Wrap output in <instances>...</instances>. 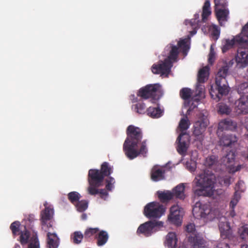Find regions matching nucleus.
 I'll list each match as a JSON object with an SVG mask.
<instances>
[{
  "instance_id": "12",
  "label": "nucleus",
  "mask_w": 248,
  "mask_h": 248,
  "mask_svg": "<svg viewBox=\"0 0 248 248\" xmlns=\"http://www.w3.org/2000/svg\"><path fill=\"white\" fill-rule=\"evenodd\" d=\"M126 134L127 138L125 141L132 143V144L138 145L142 138L141 129L133 125H130L127 127Z\"/></svg>"
},
{
  "instance_id": "43",
  "label": "nucleus",
  "mask_w": 248,
  "mask_h": 248,
  "mask_svg": "<svg viewBox=\"0 0 248 248\" xmlns=\"http://www.w3.org/2000/svg\"><path fill=\"white\" fill-rule=\"evenodd\" d=\"M84 237V234H83L80 232H75L71 236V239L73 240L74 243L76 244H79L83 238Z\"/></svg>"
},
{
  "instance_id": "46",
  "label": "nucleus",
  "mask_w": 248,
  "mask_h": 248,
  "mask_svg": "<svg viewBox=\"0 0 248 248\" xmlns=\"http://www.w3.org/2000/svg\"><path fill=\"white\" fill-rule=\"evenodd\" d=\"M106 188L108 191H111L113 188V185L115 183V179L112 177H108L106 179Z\"/></svg>"
},
{
  "instance_id": "26",
  "label": "nucleus",
  "mask_w": 248,
  "mask_h": 248,
  "mask_svg": "<svg viewBox=\"0 0 248 248\" xmlns=\"http://www.w3.org/2000/svg\"><path fill=\"white\" fill-rule=\"evenodd\" d=\"M185 190V186L184 184L178 185L173 189L171 192L173 193V198L175 197L176 198L184 200L186 197Z\"/></svg>"
},
{
  "instance_id": "62",
  "label": "nucleus",
  "mask_w": 248,
  "mask_h": 248,
  "mask_svg": "<svg viewBox=\"0 0 248 248\" xmlns=\"http://www.w3.org/2000/svg\"><path fill=\"white\" fill-rule=\"evenodd\" d=\"M244 126L247 131H248V119L245 123Z\"/></svg>"
},
{
  "instance_id": "31",
  "label": "nucleus",
  "mask_w": 248,
  "mask_h": 248,
  "mask_svg": "<svg viewBox=\"0 0 248 248\" xmlns=\"http://www.w3.org/2000/svg\"><path fill=\"white\" fill-rule=\"evenodd\" d=\"M221 235L228 237L231 233V227L228 222H221L218 225Z\"/></svg>"
},
{
  "instance_id": "49",
  "label": "nucleus",
  "mask_w": 248,
  "mask_h": 248,
  "mask_svg": "<svg viewBox=\"0 0 248 248\" xmlns=\"http://www.w3.org/2000/svg\"><path fill=\"white\" fill-rule=\"evenodd\" d=\"M147 151L146 140H144L141 142V146L138 152L139 155H142L143 156H145Z\"/></svg>"
},
{
  "instance_id": "2",
  "label": "nucleus",
  "mask_w": 248,
  "mask_h": 248,
  "mask_svg": "<svg viewBox=\"0 0 248 248\" xmlns=\"http://www.w3.org/2000/svg\"><path fill=\"white\" fill-rule=\"evenodd\" d=\"M229 71V66L226 63L220 67L216 76L215 88L212 86L210 90L211 98L219 101L223 96L227 95L230 87L226 78Z\"/></svg>"
},
{
  "instance_id": "55",
  "label": "nucleus",
  "mask_w": 248,
  "mask_h": 248,
  "mask_svg": "<svg viewBox=\"0 0 248 248\" xmlns=\"http://www.w3.org/2000/svg\"><path fill=\"white\" fill-rule=\"evenodd\" d=\"M215 58V52L212 46H211L210 53L209 54L208 62L212 64Z\"/></svg>"
},
{
  "instance_id": "18",
  "label": "nucleus",
  "mask_w": 248,
  "mask_h": 248,
  "mask_svg": "<svg viewBox=\"0 0 248 248\" xmlns=\"http://www.w3.org/2000/svg\"><path fill=\"white\" fill-rule=\"evenodd\" d=\"M183 208L178 205H173L170 208L169 219L174 224H178L181 222Z\"/></svg>"
},
{
  "instance_id": "24",
  "label": "nucleus",
  "mask_w": 248,
  "mask_h": 248,
  "mask_svg": "<svg viewBox=\"0 0 248 248\" xmlns=\"http://www.w3.org/2000/svg\"><path fill=\"white\" fill-rule=\"evenodd\" d=\"M188 241L192 248H202L204 246V240L197 234L188 236Z\"/></svg>"
},
{
  "instance_id": "56",
  "label": "nucleus",
  "mask_w": 248,
  "mask_h": 248,
  "mask_svg": "<svg viewBox=\"0 0 248 248\" xmlns=\"http://www.w3.org/2000/svg\"><path fill=\"white\" fill-rule=\"evenodd\" d=\"M194 102L197 103L196 101H190V103H189V101H188V104L189 105V107L188 109L187 110L186 114L187 115H190V113L192 112V111L195 108H197V105L195 104Z\"/></svg>"
},
{
  "instance_id": "29",
  "label": "nucleus",
  "mask_w": 248,
  "mask_h": 248,
  "mask_svg": "<svg viewBox=\"0 0 248 248\" xmlns=\"http://www.w3.org/2000/svg\"><path fill=\"white\" fill-rule=\"evenodd\" d=\"M98 232H99L98 228H87L84 233V237L87 241H91L95 239V236L97 234Z\"/></svg>"
},
{
  "instance_id": "60",
  "label": "nucleus",
  "mask_w": 248,
  "mask_h": 248,
  "mask_svg": "<svg viewBox=\"0 0 248 248\" xmlns=\"http://www.w3.org/2000/svg\"><path fill=\"white\" fill-rule=\"evenodd\" d=\"M215 248H229L227 244L219 243Z\"/></svg>"
},
{
  "instance_id": "9",
  "label": "nucleus",
  "mask_w": 248,
  "mask_h": 248,
  "mask_svg": "<svg viewBox=\"0 0 248 248\" xmlns=\"http://www.w3.org/2000/svg\"><path fill=\"white\" fill-rule=\"evenodd\" d=\"M209 124V121L207 116L203 114H200L199 120L195 122L194 125L193 135L196 137V139L200 142L203 140V133Z\"/></svg>"
},
{
  "instance_id": "15",
  "label": "nucleus",
  "mask_w": 248,
  "mask_h": 248,
  "mask_svg": "<svg viewBox=\"0 0 248 248\" xmlns=\"http://www.w3.org/2000/svg\"><path fill=\"white\" fill-rule=\"evenodd\" d=\"M189 135L186 133H181L178 137L176 147L178 153L182 155H185L189 146Z\"/></svg>"
},
{
  "instance_id": "27",
  "label": "nucleus",
  "mask_w": 248,
  "mask_h": 248,
  "mask_svg": "<svg viewBox=\"0 0 248 248\" xmlns=\"http://www.w3.org/2000/svg\"><path fill=\"white\" fill-rule=\"evenodd\" d=\"M176 235L174 232H170L166 236V245L168 248H175L177 244Z\"/></svg>"
},
{
  "instance_id": "23",
  "label": "nucleus",
  "mask_w": 248,
  "mask_h": 248,
  "mask_svg": "<svg viewBox=\"0 0 248 248\" xmlns=\"http://www.w3.org/2000/svg\"><path fill=\"white\" fill-rule=\"evenodd\" d=\"M215 12L217 18L220 25H222L223 22L228 20L229 11L226 7L215 8Z\"/></svg>"
},
{
  "instance_id": "33",
  "label": "nucleus",
  "mask_w": 248,
  "mask_h": 248,
  "mask_svg": "<svg viewBox=\"0 0 248 248\" xmlns=\"http://www.w3.org/2000/svg\"><path fill=\"white\" fill-rule=\"evenodd\" d=\"M158 199L162 202H168L173 199V193L170 191H157Z\"/></svg>"
},
{
  "instance_id": "14",
  "label": "nucleus",
  "mask_w": 248,
  "mask_h": 248,
  "mask_svg": "<svg viewBox=\"0 0 248 248\" xmlns=\"http://www.w3.org/2000/svg\"><path fill=\"white\" fill-rule=\"evenodd\" d=\"M211 209L209 204H201L197 203L196 205L193 208L192 213L195 217L197 218H209Z\"/></svg>"
},
{
  "instance_id": "6",
  "label": "nucleus",
  "mask_w": 248,
  "mask_h": 248,
  "mask_svg": "<svg viewBox=\"0 0 248 248\" xmlns=\"http://www.w3.org/2000/svg\"><path fill=\"white\" fill-rule=\"evenodd\" d=\"M160 86L158 84H148L141 88L137 93V95L142 99H147L152 98L155 100L160 97Z\"/></svg>"
},
{
  "instance_id": "1",
  "label": "nucleus",
  "mask_w": 248,
  "mask_h": 248,
  "mask_svg": "<svg viewBox=\"0 0 248 248\" xmlns=\"http://www.w3.org/2000/svg\"><path fill=\"white\" fill-rule=\"evenodd\" d=\"M216 180L215 175L209 170H205L200 173L193 181L196 185L192 188L194 197L211 196Z\"/></svg>"
},
{
  "instance_id": "54",
  "label": "nucleus",
  "mask_w": 248,
  "mask_h": 248,
  "mask_svg": "<svg viewBox=\"0 0 248 248\" xmlns=\"http://www.w3.org/2000/svg\"><path fill=\"white\" fill-rule=\"evenodd\" d=\"M186 230L187 232L192 233L190 235L194 236L195 234H194L195 232V225L193 223H189V224H187L186 226Z\"/></svg>"
},
{
  "instance_id": "38",
  "label": "nucleus",
  "mask_w": 248,
  "mask_h": 248,
  "mask_svg": "<svg viewBox=\"0 0 248 248\" xmlns=\"http://www.w3.org/2000/svg\"><path fill=\"white\" fill-rule=\"evenodd\" d=\"M235 157V152L232 150L229 151L226 155L223 157V161L225 163V165L230 164L234 162Z\"/></svg>"
},
{
  "instance_id": "41",
  "label": "nucleus",
  "mask_w": 248,
  "mask_h": 248,
  "mask_svg": "<svg viewBox=\"0 0 248 248\" xmlns=\"http://www.w3.org/2000/svg\"><path fill=\"white\" fill-rule=\"evenodd\" d=\"M67 196L69 201L74 204L77 203L81 198L80 195L76 191L69 193Z\"/></svg>"
},
{
  "instance_id": "52",
  "label": "nucleus",
  "mask_w": 248,
  "mask_h": 248,
  "mask_svg": "<svg viewBox=\"0 0 248 248\" xmlns=\"http://www.w3.org/2000/svg\"><path fill=\"white\" fill-rule=\"evenodd\" d=\"M217 162V159L214 155H211L206 159L205 164L209 167L214 165Z\"/></svg>"
},
{
  "instance_id": "48",
  "label": "nucleus",
  "mask_w": 248,
  "mask_h": 248,
  "mask_svg": "<svg viewBox=\"0 0 248 248\" xmlns=\"http://www.w3.org/2000/svg\"><path fill=\"white\" fill-rule=\"evenodd\" d=\"M215 8H226L227 6V0H214Z\"/></svg>"
},
{
  "instance_id": "35",
  "label": "nucleus",
  "mask_w": 248,
  "mask_h": 248,
  "mask_svg": "<svg viewBox=\"0 0 248 248\" xmlns=\"http://www.w3.org/2000/svg\"><path fill=\"white\" fill-rule=\"evenodd\" d=\"M19 241L21 245H24L27 244L29 241V238L30 237V232L25 229L23 231L20 232Z\"/></svg>"
},
{
  "instance_id": "51",
  "label": "nucleus",
  "mask_w": 248,
  "mask_h": 248,
  "mask_svg": "<svg viewBox=\"0 0 248 248\" xmlns=\"http://www.w3.org/2000/svg\"><path fill=\"white\" fill-rule=\"evenodd\" d=\"M218 112L221 114H229L230 110L226 105L220 104L218 107Z\"/></svg>"
},
{
  "instance_id": "63",
  "label": "nucleus",
  "mask_w": 248,
  "mask_h": 248,
  "mask_svg": "<svg viewBox=\"0 0 248 248\" xmlns=\"http://www.w3.org/2000/svg\"><path fill=\"white\" fill-rule=\"evenodd\" d=\"M241 248H248V245L247 244L242 245Z\"/></svg>"
},
{
  "instance_id": "25",
  "label": "nucleus",
  "mask_w": 248,
  "mask_h": 248,
  "mask_svg": "<svg viewBox=\"0 0 248 248\" xmlns=\"http://www.w3.org/2000/svg\"><path fill=\"white\" fill-rule=\"evenodd\" d=\"M108 233L104 230L99 231L95 236V239L96 240V244L99 247L104 246L108 241Z\"/></svg>"
},
{
  "instance_id": "17",
  "label": "nucleus",
  "mask_w": 248,
  "mask_h": 248,
  "mask_svg": "<svg viewBox=\"0 0 248 248\" xmlns=\"http://www.w3.org/2000/svg\"><path fill=\"white\" fill-rule=\"evenodd\" d=\"M237 140L238 138L234 134H222L219 138V144L220 146L231 148Z\"/></svg>"
},
{
  "instance_id": "45",
  "label": "nucleus",
  "mask_w": 248,
  "mask_h": 248,
  "mask_svg": "<svg viewBox=\"0 0 248 248\" xmlns=\"http://www.w3.org/2000/svg\"><path fill=\"white\" fill-rule=\"evenodd\" d=\"M240 34L242 36L241 39L246 41L248 45V22L243 27Z\"/></svg>"
},
{
  "instance_id": "39",
  "label": "nucleus",
  "mask_w": 248,
  "mask_h": 248,
  "mask_svg": "<svg viewBox=\"0 0 248 248\" xmlns=\"http://www.w3.org/2000/svg\"><path fill=\"white\" fill-rule=\"evenodd\" d=\"M28 248H40V243L37 234H33L31 237Z\"/></svg>"
},
{
  "instance_id": "7",
  "label": "nucleus",
  "mask_w": 248,
  "mask_h": 248,
  "mask_svg": "<svg viewBox=\"0 0 248 248\" xmlns=\"http://www.w3.org/2000/svg\"><path fill=\"white\" fill-rule=\"evenodd\" d=\"M165 209L164 206L157 202H151L148 203L144 209V215L149 218H159L164 213Z\"/></svg>"
},
{
  "instance_id": "22",
  "label": "nucleus",
  "mask_w": 248,
  "mask_h": 248,
  "mask_svg": "<svg viewBox=\"0 0 248 248\" xmlns=\"http://www.w3.org/2000/svg\"><path fill=\"white\" fill-rule=\"evenodd\" d=\"M165 170L157 166L153 167L151 170V178L155 182H157L165 179Z\"/></svg>"
},
{
  "instance_id": "13",
  "label": "nucleus",
  "mask_w": 248,
  "mask_h": 248,
  "mask_svg": "<svg viewBox=\"0 0 248 248\" xmlns=\"http://www.w3.org/2000/svg\"><path fill=\"white\" fill-rule=\"evenodd\" d=\"M172 65V62L170 60L165 59L163 62L161 61L158 64H153L152 71L155 74H160L161 76L165 75L168 77Z\"/></svg>"
},
{
  "instance_id": "16",
  "label": "nucleus",
  "mask_w": 248,
  "mask_h": 248,
  "mask_svg": "<svg viewBox=\"0 0 248 248\" xmlns=\"http://www.w3.org/2000/svg\"><path fill=\"white\" fill-rule=\"evenodd\" d=\"M104 177L99 170L90 169L88 172V182L90 185L101 186L103 185Z\"/></svg>"
},
{
  "instance_id": "40",
  "label": "nucleus",
  "mask_w": 248,
  "mask_h": 248,
  "mask_svg": "<svg viewBox=\"0 0 248 248\" xmlns=\"http://www.w3.org/2000/svg\"><path fill=\"white\" fill-rule=\"evenodd\" d=\"M132 108L139 114H144L146 111L145 104L143 102H139L133 105Z\"/></svg>"
},
{
  "instance_id": "30",
  "label": "nucleus",
  "mask_w": 248,
  "mask_h": 248,
  "mask_svg": "<svg viewBox=\"0 0 248 248\" xmlns=\"http://www.w3.org/2000/svg\"><path fill=\"white\" fill-rule=\"evenodd\" d=\"M211 14L210 2L209 0H206L202 7V20L205 22L208 16Z\"/></svg>"
},
{
  "instance_id": "44",
  "label": "nucleus",
  "mask_w": 248,
  "mask_h": 248,
  "mask_svg": "<svg viewBox=\"0 0 248 248\" xmlns=\"http://www.w3.org/2000/svg\"><path fill=\"white\" fill-rule=\"evenodd\" d=\"M20 223L18 221H15L13 222L10 225V228L12 231L13 235L15 237L16 236L19 234V227Z\"/></svg>"
},
{
  "instance_id": "28",
  "label": "nucleus",
  "mask_w": 248,
  "mask_h": 248,
  "mask_svg": "<svg viewBox=\"0 0 248 248\" xmlns=\"http://www.w3.org/2000/svg\"><path fill=\"white\" fill-rule=\"evenodd\" d=\"M209 68L208 66H205L201 68L198 74V82L204 83L207 80L209 76Z\"/></svg>"
},
{
  "instance_id": "21",
  "label": "nucleus",
  "mask_w": 248,
  "mask_h": 248,
  "mask_svg": "<svg viewBox=\"0 0 248 248\" xmlns=\"http://www.w3.org/2000/svg\"><path fill=\"white\" fill-rule=\"evenodd\" d=\"M46 232V248H58L60 244V239L56 233Z\"/></svg>"
},
{
  "instance_id": "34",
  "label": "nucleus",
  "mask_w": 248,
  "mask_h": 248,
  "mask_svg": "<svg viewBox=\"0 0 248 248\" xmlns=\"http://www.w3.org/2000/svg\"><path fill=\"white\" fill-rule=\"evenodd\" d=\"M99 170L104 178L105 176H109L113 171L112 168L109 166L108 163L107 162L102 163L101 169Z\"/></svg>"
},
{
  "instance_id": "50",
  "label": "nucleus",
  "mask_w": 248,
  "mask_h": 248,
  "mask_svg": "<svg viewBox=\"0 0 248 248\" xmlns=\"http://www.w3.org/2000/svg\"><path fill=\"white\" fill-rule=\"evenodd\" d=\"M220 31L216 26H214L211 30V35L214 40H217L219 37Z\"/></svg>"
},
{
  "instance_id": "32",
  "label": "nucleus",
  "mask_w": 248,
  "mask_h": 248,
  "mask_svg": "<svg viewBox=\"0 0 248 248\" xmlns=\"http://www.w3.org/2000/svg\"><path fill=\"white\" fill-rule=\"evenodd\" d=\"M146 112L148 116L153 118L160 117L163 112L159 107L155 108L151 107L147 108Z\"/></svg>"
},
{
  "instance_id": "5",
  "label": "nucleus",
  "mask_w": 248,
  "mask_h": 248,
  "mask_svg": "<svg viewBox=\"0 0 248 248\" xmlns=\"http://www.w3.org/2000/svg\"><path fill=\"white\" fill-rule=\"evenodd\" d=\"M178 46L170 44L168 46L170 49L168 58L170 62H175L177 60L179 54V48L182 49V53L184 55H186L190 48L188 44V40L186 38L181 39L177 44Z\"/></svg>"
},
{
  "instance_id": "64",
  "label": "nucleus",
  "mask_w": 248,
  "mask_h": 248,
  "mask_svg": "<svg viewBox=\"0 0 248 248\" xmlns=\"http://www.w3.org/2000/svg\"><path fill=\"white\" fill-rule=\"evenodd\" d=\"M14 248H21V247L18 244H16Z\"/></svg>"
},
{
  "instance_id": "59",
  "label": "nucleus",
  "mask_w": 248,
  "mask_h": 248,
  "mask_svg": "<svg viewBox=\"0 0 248 248\" xmlns=\"http://www.w3.org/2000/svg\"><path fill=\"white\" fill-rule=\"evenodd\" d=\"M231 177L230 176L226 177L223 179V185L225 186H228L231 184Z\"/></svg>"
},
{
  "instance_id": "10",
  "label": "nucleus",
  "mask_w": 248,
  "mask_h": 248,
  "mask_svg": "<svg viewBox=\"0 0 248 248\" xmlns=\"http://www.w3.org/2000/svg\"><path fill=\"white\" fill-rule=\"evenodd\" d=\"M192 90L188 88H183L180 91V96L183 100L189 101V103L192 101L198 103L201 100V98L204 95L203 88L197 86L195 95L192 96Z\"/></svg>"
},
{
  "instance_id": "36",
  "label": "nucleus",
  "mask_w": 248,
  "mask_h": 248,
  "mask_svg": "<svg viewBox=\"0 0 248 248\" xmlns=\"http://www.w3.org/2000/svg\"><path fill=\"white\" fill-rule=\"evenodd\" d=\"M238 232L241 239L245 241H248V224L240 227Z\"/></svg>"
},
{
  "instance_id": "11",
  "label": "nucleus",
  "mask_w": 248,
  "mask_h": 248,
  "mask_svg": "<svg viewBox=\"0 0 248 248\" xmlns=\"http://www.w3.org/2000/svg\"><path fill=\"white\" fill-rule=\"evenodd\" d=\"M163 226V222L156 221H148L140 224L138 227L136 233L137 235L142 234L145 237H149L154 233L156 227Z\"/></svg>"
},
{
  "instance_id": "19",
  "label": "nucleus",
  "mask_w": 248,
  "mask_h": 248,
  "mask_svg": "<svg viewBox=\"0 0 248 248\" xmlns=\"http://www.w3.org/2000/svg\"><path fill=\"white\" fill-rule=\"evenodd\" d=\"M137 145L124 141L123 150L125 155L129 159H133L139 155L138 151L136 149Z\"/></svg>"
},
{
  "instance_id": "20",
  "label": "nucleus",
  "mask_w": 248,
  "mask_h": 248,
  "mask_svg": "<svg viewBox=\"0 0 248 248\" xmlns=\"http://www.w3.org/2000/svg\"><path fill=\"white\" fill-rule=\"evenodd\" d=\"M237 124L236 122L230 118L222 120L218 124V130L221 131L224 130L234 131L236 129Z\"/></svg>"
},
{
  "instance_id": "8",
  "label": "nucleus",
  "mask_w": 248,
  "mask_h": 248,
  "mask_svg": "<svg viewBox=\"0 0 248 248\" xmlns=\"http://www.w3.org/2000/svg\"><path fill=\"white\" fill-rule=\"evenodd\" d=\"M54 209L50 206L45 207L44 210L41 212V221L42 228L45 232L53 230V217Z\"/></svg>"
},
{
  "instance_id": "61",
  "label": "nucleus",
  "mask_w": 248,
  "mask_h": 248,
  "mask_svg": "<svg viewBox=\"0 0 248 248\" xmlns=\"http://www.w3.org/2000/svg\"><path fill=\"white\" fill-rule=\"evenodd\" d=\"M81 219L82 220H86L87 219V215L86 214H83L82 215H81Z\"/></svg>"
},
{
  "instance_id": "53",
  "label": "nucleus",
  "mask_w": 248,
  "mask_h": 248,
  "mask_svg": "<svg viewBox=\"0 0 248 248\" xmlns=\"http://www.w3.org/2000/svg\"><path fill=\"white\" fill-rule=\"evenodd\" d=\"M98 187L90 185L88 188V193L91 195H95L98 194L99 189H97Z\"/></svg>"
},
{
  "instance_id": "57",
  "label": "nucleus",
  "mask_w": 248,
  "mask_h": 248,
  "mask_svg": "<svg viewBox=\"0 0 248 248\" xmlns=\"http://www.w3.org/2000/svg\"><path fill=\"white\" fill-rule=\"evenodd\" d=\"M100 198L104 200H106L108 197V193L105 189H99V193Z\"/></svg>"
},
{
  "instance_id": "42",
  "label": "nucleus",
  "mask_w": 248,
  "mask_h": 248,
  "mask_svg": "<svg viewBox=\"0 0 248 248\" xmlns=\"http://www.w3.org/2000/svg\"><path fill=\"white\" fill-rule=\"evenodd\" d=\"M75 206L78 212H82L85 211L88 206V202L86 200L78 201Z\"/></svg>"
},
{
  "instance_id": "58",
  "label": "nucleus",
  "mask_w": 248,
  "mask_h": 248,
  "mask_svg": "<svg viewBox=\"0 0 248 248\" xmlns=\"http://www.w3.org/2000/svg\"><path fill=\"white\" fill-rule=\"evenodd\" d=\"M244 167L242 165H238L236 167H233L230 169V170L232 173H235L240 170Z\"/></svg>"
},
{
  "instance_id": "37",
  "label": "nucleus",
  "mask_w": 248,
  "mask_h": 248,
  "mask_svg": "<svg viewBox=\"0 0 248 248\" xmlns=\"http://www.w3.org/2000/svg\"><path fill=\"white\" fill-rule=\"evenodd\" d=\"M189 125L190 123L187 116H186V118H182L179 124V128L181 131V133H186L184 131L189 128Z\"/></svg>"
},
{
  "instance_id": "4",
  "label": "nucleus",
  "mask_w": 248,
  "mask_h": 248,
  "mask_svg": "<svg viewBox=\"0 0 248 248\" xmlns=\"http://www.w3.org/2000/svg\"><path fill=\"white\" fill-rule=\"evenodd\" d=\"M238 91L240 93H248V81L241 84ZM235 110L238 114L248 113V95L241 96L236 101Z\"/></svg>"
},
{
  "instance_id": "47",
  "label": "nucleus",
  "mask_w": 248,
  "mask_h": 248,
  "mask_svg": "<svg viewBox=\"0 0 248 248\" xmlns=\"http://www.w3.org/2000/svg\"><path fill=\"white\" fill-rule=\"evenodd\" d=\"M240 199V196L239 194L237 192H235L233 198L232 199L230 203V206L232 209H233L234 208Z\"/></svg>"
},
{
  "instance_id": "3",
  "label": "nucleus",
  "mask_w": 248,
  "mask_h": 248,
  "mask_svg": "<svg viewBox=\"0 0 248 248\" xmlns=\"http://www.w3.org/2000/svg\"><path fill=\"white\" fill-rule=\"evenodd\" d=\"M242 36L240 33L232 40H226L224 45L222 47V51L225 53L233 46H237V53L235 57V60L238 64H240L241 66L245 67L248 65V45L246 41H243L241 39Z\"/></svg>"
}]
</instances>
